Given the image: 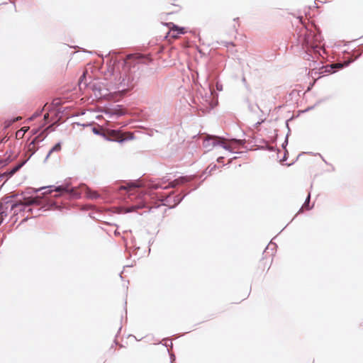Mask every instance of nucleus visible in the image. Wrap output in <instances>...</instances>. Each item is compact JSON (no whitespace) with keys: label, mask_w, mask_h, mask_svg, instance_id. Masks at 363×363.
<instances>
[{"label":"nucleus","mask_w":363,"mask_h":363,"mask_svg":"<svg viewBox=\"0 0 363 363\" xmlns=\"http://www.w3.org/2000/svg\"><path fill=\"white\" fill-rule=\"evenodd\" d=\"M38 150V147H35V145L30 146V143L28 145L27 147V152L30 153L28 157L26 159L28 161L29 159L36 152V151Z\"/></svg>","instance_id":"aec40b11"},{"label":"nucleus","mask_w":363,"mask_h":363,"mask_svg":"<svg viewBox=\"0 0 363 363\" xmlns=\"http://www.w3.org/2000/svg\"><path fill=\"white\" fill-rule=\"evenodd\" d=\"M57 125H56V123H53L50 125H49L47 128H45L43 130L45 131V133H48V134L50 132H53L55 131V127L57 126Z\"/></svg>","instance_id":"412c9836"},{"label":"nucleus","mask_w":363,"mask_h":363,"mask_svg":"<svg viewBox=\"0 0 363 363\" xmlns=\"http://www.w3.org/2000/svg\"><path fill=\"white\" fill-rule=\"evenodd\" d=\"M61 143H56L48 152V153L47 154L45 158V162H46L48 160V159L50 157V156L51 155L52 153L55 152H59L61 150Z\"/></svg>","instance_id":"2eb2a0df"},{"label":"nucleus","mask_w":363,"mask_h":363,"mask_svg":"<svg viewBox=\"0 0 363 363\" xmlns=\"http://www.w3.org/2000/svg\"><path fill=\"white\" fill-rule=\"evenodd\" d=\"M2 142V140H0V143Z\"/></svg>","instance_id":"3c124183"},{"label":"nucleus","mask_w":363,"mask_h":363,"mask_svg":"<svg viewBox=\"0 0 363 363\" xmlns=\"http://www.w3.org/2000/svg\"><path fill=\"white\" fill-rule=\"evenodd\" d=\"M47 136L48 133H45L44 130H42L30 142V146L31 147L33 145H36L37 143H41Z\"/></svg>","instance_id":"ddd939ff"},{"label":"nucleus","mask_w":363,"mask_h":363,"mask_svg":"<svg viewBox=\"0 0 363 363\" xmlns=\"http://www.w3.org/2000/svg\"><path fill=\"white\" fill-rule=\"evenodd\" d=\"M85 77H86V76H85V73H84V74L81 76V77H80V79H79V85H81V84H82V81H83V79H84V78H85Z\"/></svg>","instance_id":"c9c22d12"},{"label":"nucleus","mask_w":363,"mask_h":363,"mask_svg":"<svg viewBox=\"0 0 363 363\" xmlns=\"http://www.w3.org/2000/svg\"><path fill=\"white\" fill-rule=\"evenodd\" d=\"M28 162V160H23L16 165H14L12 168L8 169L4 172V175H6L8 178L11 177L15 173H16L18 170H20Z\"/></svg>","instance_id":"9b49d317"},{"label":"nucleus","mask_w":363,"mask_h":363,"mask_svg":"<svg viewBox=\"0 0 363 363\" xmlns=\"http://www.w3.org/2000/svg\"><path fill=\"white\" fill-rule=\"evenodd\" d=\"M104 113L111 116H116L117 117H118L123 116L125 114V111L123 108L122 106L116 105L113 108H106Z\"/></svg>","instance_id":"1a4fd4ad"},{"label":"nucleus","mask_w":363,"mask_h":363,"mask_svg":"<svg viewBox=\"0 0 363 363\" xmlns=\"http://www.w3.org/2000/svg\"><path fill=\"white\" fill-rule=\"evenodd\" d=\"M271 245H273L274 247H277V245L276 243H272V242H270V243L268 245V246L266 247L265 250L268 249L269 246Z\"/></svg>","instance_id":"a19ab883"},{"label":"nucleus","mask_w":363,"mask_h":363,"mask_svg":"<svg viewBox=\"0 0 363 363\" xmlns=\"http://www.w3.org/2000/svg\"><path fill=\"white\" fill-rule=\"evenodd\" d=\"M43 109H41L40 111H35L28 120V121H32L33 120H35L36 118L39 117L42 112H43Z\"/></svg>","instance_id":"b1692460"},{"label":"nucleus","mask_w":363,"mask_h":363,"mask_svg":"<svg viewBox=\"0 0 363 363\" xmlns=\"http://www.w3.org/2000/svg\"><path fill=\"white\" fill-rule=\"evenodd\" d=\"M172 26V28H171L170 31L172 32V37L177 38L180 35H183L185 33V28L178 26L172 23H171Z\"/></svg>","instance_id":"f8f14e48"},{"label":"nucleus","mask_w":363,"mask_h":363,"mask_svg":"<svg viewBox=\"0 0 363 363\" xmlns=\"http://www.w3.org/2000/svg\"><path fill=\"white\" fill-rule=\"evenodd\" d=\"M304 55L303 58L306 60H311L313 63V67H312V74L313 73V71L318 69V67L316 66L317 62L315 59H318L319 57H323V52L322 50H320V52H314L311 48L310 49H304Z\"/></svg>","instance_id":"6e6552de"},{"label":"nucleus","mask_w":363,"mask_h":363,"mask_svg":"<svg viewBox=\"0 0 363 363\" xmlns=\"http://www.w3.org/2000/svg\"><path fill=\"white\" fill-rule=\"evenodd\" d=\"M198 187H199V185H197V186H195L194 187L193 190H195V189H197Z\"/></svg>","instance_id":"a18cd8bd"},{"label":"nucleus","mask_w":363,"mask_h":363,"mask_svg":"<svg viewBox=\"0 0 363 363\" xmlns=\"http://www.w3.org/2000/svg\"><path fill=\"white\" fill-rule=\"evenodd\" d=\"M171 363H173V361L175 359V356L174 354H170Z\"/></svg>","instance_id":"4c0bfd02"},{"label":"nucleus","mask_w":363,"mask_h":363,"mask_svg":"<svg viewBox=\"0 0 363 363\" xmlns=\"http://www.w3.org/2000/svg\"><path fill=\"white\" fill-rule=\"evenodd\" d=\"M231 141L233 143H234L237 145L242 146L245 145V140H243L233 138V139H231Z\"/></svg>","instance_id":"a878e982"},{"label":"nucleus","mask_w":363,"mask_h":363,"mask_svg":"<svg viewBox=\"0 0 363 363\" xmlns=\"http://www.w3.org/2000/svg\"><path fill=\"white\" fill-rule=\"evenodd\" d=\"M91 199H97L99 197V194H97L96 192H94L92 193L90 196H89Z\"/></svg>","instance_id":"7c9ffc66"},{"label":"nucleus","mask_w":363,"mask_h":363,"mask_svg":"<svg viewBox=\"0 0 363 363\" xmlns=\"http://www.w3.org/2000/svg\"><path fill=\"white\" fill-rule=\"evenodd\" d=\"M223 45H224L225 47H228V45H234V44H233V42H224V43H223Z\"/></svg>","instance_id":"72a5a7b5"},{"label":"nucleus","mask_w":363,"mask_h":363,"mask_svg":"<svg viewBox=\"0 0 363 363\" xmlns=\"http://www.w3.org/2000/svg\"><path fill=\"white\" fill-rule=\"evenodd\" d=\"M21 131H23V133H25L27 131V129H21Z\"/></svg>","instance_id":"c03bdc74"},{"label":"nucleus","mask_w":363,"mask_h":363,"mask_svg":"<svg viewBox=\"0 0 363 363\" xmlns=\"http://www.w3.org/2000/svg\"><path fill=\"white\" fill-rule=\"evenodd\" d=\"M187 195V194H184L183 196H181L180 194L178 195H174L172 194V199H173V206L174 208L182 202V201L184 199V197Z\"/></svg>","instance_id":"f3484780"},{"label":"nucleus","mask_w":363,"mask_h":363,"mask_svg":"<svg viewBox=\"0 0 363 363\" xmlns=\"http://www.w3.org/2000/svg\"><path fill=\"white\" fill-rule=\"evenodd\" d=\"M265 121V118H260L259 121H257L255 124V128H257L259 127L262 123H264Z\"/></svg>","instance_id":"c756f323"},{"label":"nucleus","mask_w":363,"mask_h":363,"mask_svg":"<svg viewBox=\"0 0 363 363\" xmlns=\"http://www.w3.org/2000/svg\"><path fill=\"white\" fill-rule=\"evenodd\" d=\"M21 133H22V134H24V133H23V131H21V130H18V131L16 133V136H18V135H21Z\"/></svg>","instance_id":"37998d69"},{"label":"nucleus","mask_w":363,"mask_h":363,"mask_svg":"<svg viewBox=\"0 0 363 363\" xmlns=\"http://www.w3.org/2000/svg\"><path fill=\"white\" fill-rule=\"evenodd\" d=\"M223 160H224V157H219L217 159V162L220 163V162H223Z\"/></svg>","instance_id":"e433bc0d"},{"label":"nucleus","mask_w":363,"mask_h":363,"mask_svg":"<svg viewBox=\"0 0 363 363\" xmlns=\"http://www.w3.org/2000/svg\"><path fill=\"white\" fill-rule=\"evenodd\" d=\"M120 80V84L123 86V89H130L134 86V79L127 74L121 76Z\"/></svg>","instance_id":"9d476101"},{"label":"nucleus","mask_w":363,"mask_h":363,"mask_svg":"<svg viewBox=\"0 0 363 363\" xmlns=\"http://www.w3.org/2000/svg\"><path fill=\"white\" fill-rule=\"evenodd\" d=\"M42 189H48L43 194H50L52 191L59 193V195H56V196L66 195L70 199H79L81 197V192L76 187H72L68 180H65L63 184L58 186L50 185L40 187L38 189L34 190V192L37 193Z\"/></svg>","instance_id":"7ed1b4c3"},{"label":"nucleus","mask_w":363,"mask_h":363,"mask_svg":"<svg viewBox=\"0 0 363 363\" xmlns=\"http://www.w3.org/2000/svg\"><path fill=\"white\" fill-rule=\"evenodd\" d=\"M49 119V115L48 113H46L44 115V120H45V123H43L44 125L47 123Z\"/></svg>","instance_id":"473e14b6"},{"label":"nucleus","mask_w":363,"mask_h":363,"mask_svg":"<svg viewBox=\"0 0 363 363\" xmlns=\"http://www.w3.org/2000/svg\"><path fill=\"white\" fill-rule=\"evenodd\" d=\"M351 63V61L345 62L344 64H330L325 66L322 65L320 67L314 70L315 74L324 76L326 74H331L336 72L339 69L347 67Z\"/></svg>","instance_id":"423d86ee"},{"label":"nucleus","mask_w":363,"mask_h":363,"mask_svg":"<svg viewBox=\"0 0 363 363\" xmlns=\"http://www.w3.org/2000/svg\"><path fill=\"white\" fill-rule=\"evenodd\" d=\"M92 132L94 133V134H95L96 135H104L103 134L101 126L94 127L92 128Z\"/></svg>","instance_id":"4be33fe9"},{"label":"nucleus","mask_w":363,"mask_h":363,"mask_svg":"<svg viewBox=\"0 0 363 363\" xmlns=\"http://www.w3.org/2000/svg\"><path fill=\"white\" fill-rule=\"evenodd\" d=\"M194 179V176H182L172 181H170L167 177H164L157 181H151L148 184V193L144 195L137 203L133 204L128 208L127 212H133L138 209L147 207V197H152L155 195V191L158 189H167L169 188H175L177 186L183 185L191 182Z\"/></svg>","instance_id":"f257e3e1"},{"label":"nucleus","mask_w":363,"mask_h":363,"mask_svg":"<svg viewBox=\"0 0 363 363\" xmlns=\"http://www.w3.org/2000/svg\"><path fill=\"white\" fill-rule=\"evenodd\" d=\"M263 149L267 150L269 151H273L274 150V147L270 146V145H266V147H263Z\"/></svg>","instance_id":"2f4dec72"},{"label":"nucleus","mask_w":363,"mask_h":363,"mask_svg":"<svg viewBox=\"0 0 363 363\" xmlns=\"http://www.w3.org/2000/svg\"><path fill=\"white\" fill-rule=\"evenodd\" d=\"M323 40L320 33L315 28L309 29L306 27L303 28L298 34L297 42L301 45L303 49L311 48L315 52L322 50L323 53L325 50L320 45Z\"/></svg>","instance_id":"f03ea898"},{"label":"nucleus","mask_w":363,"mask_h":363,"mask_svg":"<svg viewBox=\"0 0 363 363\" xmlns=\"http://www.w3.org/2000/svg\"><path fill=\"white\" fill-rule=\"evenodd\" d=\"M310 201H311V194L308 193L307 197L305 199V201L302 206V207L299 209L298 213H301L303 211V208H305L307 210H311L313 208V206H310Z\"/></svg>","instance_id":"4468645a"},{"label":"nucleus","mask_w":363,"mask_h":363,"mask_svg":"<svg viewBox=\"0 0 363 363\" xmlns=\"http://www.w3.org/2000/svg\"><path fill=\"white\" fill-rule=\"evenodd\" d=\"M11 160H12L10 156L7 157L6 159H0V166L4 167L7 165Z\"/></svg>","instance_id":"393cba45"},{"label":"nucleus","mask_w":363,"mask_h":363,"mask_svg":"<svg viewBox=\"0 0 363 363\" xmlns=\"http://www.w3.org/2000/svg\"><path fill=\"white\" fill-rule=\"evenodd\" d=\"M16 196H17V195L13 194L10 197L6 198V201L4 202V203H0V225L4 222L5 217L7 216V210L9 206L11 210L20 207V211L33 213V208L31 207V205L34 203H36L37 206L38 205V201L35 199H33L29 203L26 205H23L22 203L18 202L12 203L11 201H10V199Z\"/></svg>","instance_id":"20e7f679"},{"label":"nucleus","mask_w":363,"mask_h":363,"mask_svg":"<svg viewBox=\"0 0 363 363\" xmlns=\"http://www.w3.org/2000/svg\"><path fill=\"white\" fill-rule=\"evenodd\" d=\"M321 158L325 162V164H328L327 161H325L323 157H321Z\"/></svg>","instance_id":"49530a36"},{"label":"nucleus","mask_w":363,"mask_h":363,"mask_svg":"<svg viewBox=\"0 0 363 363\" xmlns=\"http://www.w3.org/2000/svg\"><path fill=\"white\" fill-rule=\"evenodd\" d=\"M291 119H292V118H289V119L286 120V122H285V123H286V128H288V130H290V128H289V121H291Z\"/></svg>","instance_id":"f704fd0d"},{"label":"nucleus","mask_w":363,"mask_h":363,"mask_svg":"<svg viewBox=\"0 0 363 363\" xmlns=\"http://www.w3.org/2000/svg\"><path fill=\"white\" fill-rule=\"evenodd\" d=\"M135 192L138 193L140 189H135Z\"/></svg>","instance_id":"8fccbe9b"},{"label":"nucleus","mask_w":363,"mask_h":363,"mask_svg":"<svg viewBox=\"0 0 363 363\" xmlns=\"http://www.w3.org/2000/svg\"><path fill=\"white\" fill-rule=\"evenodd\" d=\"M238 18H235L233 19V21H238Z\"/></svg>","instance_id":"09e8293b"},{"label":"nucleus","mask_w":363,"mask_h":363,"mask_svg":"<svg viewBox=\"0 0 363 363\" xmlns=\"http://www.w3.org/2000/svg\"><path fill=\"white\" fill-rule=\"evenodd\" d=\"M246 102L247 103L248 110L252 113H255L256 109H258L261 113H263L262 110L259 108L257 104L252 105L250 101L247 99Z\"/></svg>","instance_id":"a211bd4d"},{"label":"nucleus","mask_w":363,"mask_h":363,"mask_svg":"<svg viewBox=\"0 0 363 363\" xmlns=\"http://www.w3.org/2000/svg\"><path fill=\"white\" fill-rule=\"evenodd\" d=\"M225 138L223 137L210 135L208 138H206L203 140V145L206 148L219 145L223 149L232 152L233 151L231 147L223 142Z\"/></svg>","instance_id":"0eeeda50"},{"label":"nucleus","mask_w":363,"mask_h":363,"mask_svg":"<svg viewBox=\"0 0 363 363\" xmlns=\"http://www.w3.org/2000/svg\"><path fill=\"white\" fill-rule=\"evenodd\" d=\"M242 82L245 86H247V84L245 77L242 78Z\"/></svg>","instance_id":"ea45409f"},{"label":"nucleus","mask_w":363,"mask_h":363,"mask_svg":"<svg viewBox=\"0 0 363 363\" xmlns=\"http://www.w3.org/2000/svg\"><path fill=\"white\" fill-rule=\"evenodd\" d=\"M218 167L216 164H211L209 165L206 169L205 170L204 173H208V174H211L212 172L216 170Z\"/></svg>","instance_id":"5701e85b"},{"label":"nucleus","mask_w":363,"mask_h":363,"mask_svg":"<svg viewBox=\"0 0 363 363\" xmlns=\"http://www.w3.org/2000/svg\"><path fill=\"white\" fill-rule=\"evenodd\" d=\"M286 152H287V150H286L284 155L283 158L281 160V161L283 162V161H286Z\"/></svg>","instance_id":"58836bf2"},{"label":"nucleus","mask_w":363,"mask_h":363,"mask_svg":"<svg viewBox=\"0 0 363 363\" xmlns=\"http://www.w3.org/2000/svg\"><path fill=\"white\" fill-rule=\"evenodd\" d=\"M290 132H291V130H289V132L287 133L286 135V138H285V140L284 141V143H282V148L285 149L286 150V147L288 145V138H289V135L290 134Z\"/></svg>","instance_id":"cd10ccee"},{"label":"nucleus","mask_w":363,"mask_h":363,"mask_svg":"<svg viewBox=\"0 0 363 363\" xmlns=\"http://www.w3.org/2000/svg\"><path fill=\"white\" fill-rule=\"evenodd\" d=\"M92 89L94 91V94L97 97H102L106 94L102 93V89L100 85L93 84Z\"/></svg>","instance_id":"dca6fc26"},{"label":"nucleus","mask_w":363,"mask_h":363,"mask_svg":"<svg viewBox=\"0 0 363 363\" xmlns=\"http://www.w3.org/2000/svg\"><path fill=\"white\" fill-rule=\"evenodd\" d=\"M162 342H163L162 345H164L165 347H169V345L170 347H172V342L169 339H168V338L163 339Z\"/></svg>","instance_id":"bb28decb"},{"label":"nucleus","mask_w":363,"mask_h":363,"mask_svg":"<svg viewBox=\"0 0 363 363\" xmlns=\"http://www.w3.org/2000/svg\"><path fill=\"white\" fill-rule=\"evenodd\" d=\"M233 29H235V30H237L235 25H233Z\"/></svg>","instance_id":"de8ad7c7"},{"label":"nucleus","mask_w":363,"mask_h":363,"mask_svg":"<svg viewBox=\"0 0 363 363\" xmlns=\"http://www.w3.org/2000/svg\"><path fill=\"white\" fill-rule=\"evenodd\" d=\"M21 133H22V134H24V133H23V131H21V130H18V131L16 133V136H18V135H21Z\"/></svg>","instance_id":"79ce46f5"},{"label":"nucleus","mask_w":363,"mask_h":363,"mask_svg":"<svg viewBox=\"0 0 363 363\" xmlns=\"http://www.w3.org/2000/svg\"><path fill=\"white\" fill-rule=\"evenodd\" d=\"M174 191H171L168 194H163L160 192H156L155 195H154L152 197H149L150 199H156L157 201L161 203H157L154 206L149 207L148 205H147L146 208H148V212L150 211V210L152 208H157L161 205L168 206L169 208H173L174 206H173V199H172V194H174Z\"/></svg>","instance_id":"39448f33"},{"label":"nucleus","mask_w":363,"mask_h":363,"mask_svg":"<svg viewBox=\"0 0 363 363\" xmlns=\"http://www.w3.org/2000/svg\"><path fill=\"white\" fill-rule=\"evenodd\" d=\"M111 191L115 192V191H121L127 190V187L124 185H122L121 184H115L112 186H111Z\"/></svg>","instance_id":"6ab92c4d"},{"label":"nucleus","mask_w":363,"mask_h":363,"mask_svg":"<svg viewBox=\"0 0 363 363\" xmlns=\"http://www.w3.org/2000/svg\"><path fill=\"white\" fill-rule=\"evenodd\" d=\"M43 127H44V124H42V125H41L39 128H34V129H33V130H31V133H32V135H38V134L39 133L40 130Z\"/></svg>","instance_id":"c85d7f7f"}]
</instances>
